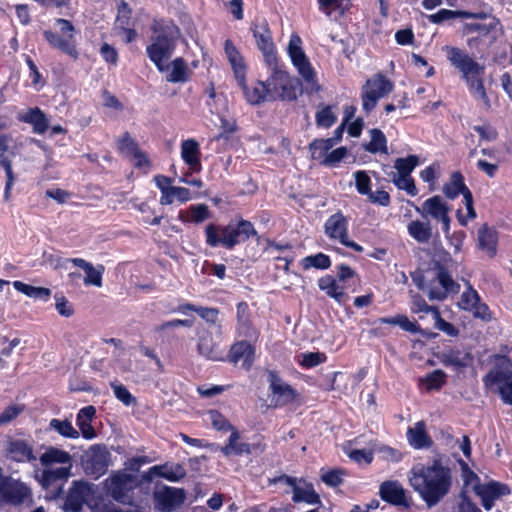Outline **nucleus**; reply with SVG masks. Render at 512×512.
<instances>
[{
  "instance_id": "nucleus-1",
  "label": "nucleus",
  "mask_w": 512,
  "mask_h": 512,
  "mask_svg": "<svg viewBox=\"0 0 512 512\" xmlns=\"http://www.w3.org/2000/svg\"><path fill=\"white\" fill-rule=\"evenodd\" d=\"M408 480L428 508L439 504L450 493L453 484L452 471L441 459L414 466Z\"/></svg>"
},
{
  "instance_id": "nucleus-2",
  "label": "nucleus",
  "mask_w": 512,
  "mask_h": 512,
  "mask_svg": "<svg viewBox=\"0 0 512 512\" xmlns=\"http://www.w3.org/2000/svg\"><path fill=\"white\" fill-rule=\"evenodd\" d=\"M444 50L451 65L461 73L462 79L466 81L475 96L483 100L486 107H489V99L482 80L485 66L457 47L446 46Z\"/></svg>"
},
{
  "instance_id": "nucleus-3",
  "label": "nucleus",
  "mask_w": 512,
  "mask_h": 512,
  "mask_svg": "<svg viewBox=\"0 0 512 512\" xmlns=\"http://www.w3.org/2000/svg\"><path fill=\"white\" fill-rule=\"evenodd\" d=\"M154 34L150 44L146 47L149 59L156 65L160 72L167 71V61L171 58L178 38L179 31L175 26H166L158 29L153 27Z\"/></svg>"
},
{
  "instance_id": "nucleus-4",
  "label": "nucleus",
  "mask_w": 512,
  "mask_h": 512,
  "mask_svg": "<svg viewBox=\"0 0 512 512\" xmlns=\"http://www.w3.org/2000/svg\"><path fill=\"white\" fill-rule=\"evenodd\" d=\"M287 53L293 66L304 81L306 93H317L321 90L309 58L302 48V40L298 34H292L287 46Z\"/></svg>"
},
{
  "instance_id": "nucleus-5",
  "label": "nucleus",
  "mask_w": 512,
  "mask_h": 512,
  "mask_svg": "<svg viewBox=\"0 0 512 512\" xmlns=\"http://www.w3.org/2000/svg\"><path fill=\"white\" fill-rule=\"evenodd\" d=\"M471 15L469 18L477 21L465 23L464 32L467 35H477L467 40L468 47L480 50L481 46L485 45L488 48L496 39L495 30L499 21L494 16L484 12L471 13Z\"/></svg>"
},
{
  "instance_id": "nucleus-6",
  "label": "nucleus",
  "mask_w": 512,
  "mask_h": 512,
  "mask_svg": "<svg viewBox=\"0 0 512 512\" xmlns=\"http://www.w3.org/2000/svg\"><path fill=\"white\" fill-rule=\"evenodd\" d=\"M272 74L265 81L269 101H295L298 97L299 83L289 74L278 68V63L268 66Z\"/></svg>"
},
{
  "instance_id": "nucleus-7",
  "label": "nucleus",
  "mask_w": 512,
  "mask_h": 512,
  "mask_svg": "<svg viewBox=\"0 0 512 512\" xmlns=\"http://www.w3.org/2000/svg\"><path fill=\"white\" fill-rule=\"evenodd\" d=\"M486 385L498 392L501 399L512 405V361L506 356H498L495 366L485 377Z\"/></svg>"
},
{
  "instance_id": "nucleus-8",
  "label": "nucleus",
  "mask_w": 512,
  "mask_h": 512,
  "mask_svg": "<svg viewBox=\"0 0 512 512\" xmlns=\"http://www.w3.org/2000/svg\"><path fill=\"white\" fill-rule=\"evenodd\" d=\"M137 486V477L127 473L125 470L113 472L104 482L106 494L122 504H130L132 502V494Z\"/></svg>"
},
{
  "instance_id": "nucleus-9",
  "label": "nucleus",
  "mask_w": 512,
  "mask_h": 512,
  "mask_svg": "<svg viewBox=\"0 0 512 512\" xmlns=\"http://www.w3.org/2000/svg\"><path fill=\"white\" fill-rule=\"evenodd\" d=\"M428 281L427 295L430 300H444L449 294L457 293L459 290V285L439 264L431 269Z\"/></svg>"
},
{
  "instance_id": "nucleus-10",
  "label": "nucleus",
  "mask_w": 512,
  "mask_h": 512,
  "mask_svg": "<svg viewBox=\"0 0 512 512\" xmlns=\"http://www.w3.org/2000/svg\"><path fill=\"white\" fill-rule=\"evenodd\" d=\"M110 464L111 454L105 445H93L84 455L83 467L85 473L95 479L104 475Z\"/></svg>"
},
{
  "instance_id": "nucleus-11",
  "label": "nucleus",
  "mask_w": 512,
  "mask_h": 512,
  "mask_svg": "<svg viewBox=\"0 0 512 512\" xmlns=\"http://www.w3.org/2000/svg\"><path fill=\"white\" fill-rule=\"evenodd\" d=\"M393 84L383 75H376L366 81L362 88L363 109L370 112L374 109L377 101L389 94Z\"/></svg>"
},
{
  "instance_id": "nucleus-12",
  "label": "nucleus",
  "mask_w": 512,
  "mask_h": 512,
  "mask_svg": "<svg viewBox=\"0 0 512 512\" xmlns=\"http://www.w3.org/2000/svg\"><path fill=\"white\" fill-rule=\"evenodd\" d=\"M251 30L256 45L263 54L265 63L268 66H274L277 64L278 57L268 23L265 20L259 23H254Z\"/></svg>"
},
{
  "instance_id": "nucleus-13",
  "label": "nucleus",
  "mask_w": 512,
  "mask_h": 512,
  "mask_svg": "<svg viewBox=\"0 0 512 512\" xmlns=\"http://www.w3.org/2000/svg\"><path fill=\"white\" fill-rule=\"evenodd\" d=\"M30 494L31 491L28 486L20 480L6 476L0 481V506L6 504L20 505Z\"/></svg>"
},
{
  "instance_id": "nucleus-14",
  "label": "nucleus",
  "mask_w": 512,
  "mask_h": 512,
  "mask_svg": "<svg viewBox=\"0 0 512 512\" xmlns=\"http://www.w3.org/2000/svg\"><path fill=\"white\" fill-rule=\"evenodd\" d=\"M186 498L185 491L163 486L154 491L155 507L162 512H172L179 508Z\"/></svg>"
},
{
  "instance_id": "nucleus-15",
  "label": "nucleus",
  "mask_w": 512,
  "mask_h": 512,
  "mask_svg": "<svg viewBox=\"0 0 512 512\" xmlns=\"http://www.w3.org/2000/svg\"><path fill=\"white\" fill-rule=\"evenodd\" d=\"M271 404L274 407H282L292 403L298 396L297 392L275 372L269 373Z\"/></svg>"
},
{
  "instance_id": "nucleus-16",
  "label": "nucleus",
  "mask_w": 512,
  "mask_h": 512,
  "mask_svg": "<svg viewBox=\"0 0 512 512\" xmlns=\"http://www.w3.org/2000/svg\"><path fill=\"white\" fill-rule=\"evenodd\" d=\"M70 476V466H62L44 469L41 475L38 476V480L44 489H51L53 498H57L63 492V485L59 484V482L66 481Z\"/></svg>"
},
{
  "instance_id": "nucleus-17",
  "label": "nucleus",
  "mask_w": 512,
  "mask_h": 512,
  "mask_svg": "<svg viewBox=\"0 0 512 512\" xmlns=\"http://www.w3.org/2000/svg\"><path fill=\"white\" fill-rule=\"evenodd\" d=\"M91 494V485L83 481H74L68 491L63 510L65 512H80Z\"/></svg>"
},
{
  "instance_id": "nucleus-18",
  "label": "nucleus",
  "mask_w": 512,
  "mask_h": 512,
  "mask_svg": "<svg viewBox=\"0 0 512 512\" xmlns=\"http://www.w3.org/2000/svg\"><path fill=\"white\" fill-rule=\"evenodd\" d=\"M474 492L480 497L482 506L486 510H490L497 499L510 493V489L505 484L491 481L486 484L475 485Z\"/></svg>"
},
{
  "instance_id": "nucleus-19",
  "label": "nucleus",
  "mask_w": 512,
  "mask_h": 512,
  "mask_svg": "<svg viewBox=\"0 0 512 512\" xmlns=\"http://www.w3.org/2000/svg\"><path fill=\"white\" fill-rule=\"evenodd\" d=\"M381 499L394 506L409 507L405 488L396 480L384 481L379 487Z\"/></svg>"
},
{
  "instance_id": "nucleus-20",
  "label": "nucleus",
  "mask_w": 512,
  "mask_h": 512,
  "mask_svg": "<svg viewBox=\"0 0 512 512\" xmlns=\"http://www.w3.org/2000/svg\"><path fill=\"white\" fill-rule=\"evenodd\" d=\"M229 230V237L226 239V248L232 249L239 242H244L249 239L250 236L256 235L257 232L251 222L247 220H240L236 225H227Z\"/></svg>"
},
{
  "instance_id": "nucleus-21",
  "label": "nucleus",
  "mask_w": 512,
  "mask_h": 512,
  "mask_svg": "<svg viewBox=\"0 0 512 512\" xmlns=\"http://www.w3.org/2000/svg\"><path fill=\"white\" fill-rule=\"evenodd\" d=\"M459 306L464 310L472 311L476 317L483 320L489 318L488 307L480 303L477 292L471 287L462 293Z\"/></svg>"
},
{
  "instance_id": "nucleus-22",
  "label": "nucleus",
  "mask_w": 512,
  "mask_h": 512,
  "mask_svg": "<svg viewBox=\"0 0 512 512\" xmlns=\"http://www.w3.org/2000/svg\"><path fill=\"white\" fill-rule=\"evenodd\" d=\"M197 349L199 354L209 360H224V350L213 340L211 333L207 331H204L199 335Z\"/></svg>"
},
{
  "instance_id": "nucleus-23",
  "label": "nucleus",
  "mask_w": 512,
  "mask_h": 512,
  "mask_svg": "<svg viewBox=\"0 0 512 512\" xmlns=\"http://www.w3.org/2000/svg\"><path fill=\"white\" fill-rule=\"evenodd\" d=\"M45 39L47 42L52 46L53 48L59 49L63 53L69 55L73 59L78 58V51L76 49L74 36L72 34H69L67 38H64L57 33L51 32V31H44L43 33Z\"/></svg>"
},
{
  "instance_id": "nucleus-24",
  "label": "nucleus",
  "mask_w": 512,
  "mask_h": 512,
  "mask_svg": "<svg viewBox=\"0 0 512 512\" xmlns=\"http://www.w3.org/2000/svg\"><path fill=\"white\" fill-rule=\"evenodd\" d=\"M416 210L424 218L431 216L436 220H440L449 215L450 208L440 196H434L424 201L421 208H417Z\"/></svg>"
},
{
  "instance_id": "nucleus-25",
  "label": "nucleus",
  "mask_w": 512,
  "mask_h": 512,
  "mask_svg": "<svg viewBox=\"0 0 512 512\" xmlns=\"http://www.w3.org/2000/svg\"><path fill=\"white\" fill-rule=\"evenodd\" d=\"M71 262L84 270L85 277L83 279L84 284L86 286L93 285L96 287L102 286V277L104 273V266L98 265L97 267L93 266L92 263L81 259V258H73L71 259Z\"/></svg>"
},
{
  "instance_id": "nucleus-26",
  "label": "nucleus",
  "mask_w": 512,
  "mask_h": 512,
  "mask_svg": "<svg viewBox=\"0 0 512 512\" xmlns=\"http://www.w3.org/2000/svg\"><path fill=\"white\" fill-rule=\"evenodd\" d=\"M7 457L16 462L35 460L33 449L23 440H9L6 447Z\"/></svg>"
},
{
  "instance_id": "nucleus-27",
  "label": "nucleus",
  "mask_w": 512,
  "mask_h": 512,
  "mask_svg": "<svg viewBox=\"0 0 512 512\" xmlns=\"http://www.w3.org/2000/svg\"><path fill=\"white\" fill-rule=\"evenodd\" d=\"M18 118L20 121L32 125L33 131L37 134L45 133L49 126L46 115L38 107L20 113Z\"/></svg>"
},
{
  "instance_id": "nucleus-28",
  "label": "nucleus",
  "mask_w": 512,
  "mask_h": 512,
  "mask_svg": "<svg viewBox=\"0 0 512 512\" xmlns=\"http://www.w3.org/2000/svg\"><path fill=\"white\" fill-rule=\"evenodd\" d=\"M181 157L184 162L189 165L192 171H200V150L197 141L194 139L184 140L181 143Z\"/></svg>"
},
{
  "instance_id": "nucleus-29",
  "label": "nucleus",
  "mask_w": 512,
  "mask_h": 512,
  "mask_svg": "<svg viewBox=\"0 0 512 512\" xmlns=\"http://www.w3.org/2000/svg\"><path fill=\"white\" fill-rule=\"evenodd\" d=\"M254 348L247 341H240L232 345L228 358L233 363L243 361L242 365L245 368H250L253 362Z\"/></svg>"
},
{
  "instance_id": "nucleus-30",
  "label": "nucleus",
  "mask_w": 512,
  "mask_h": 512,
  "mask_svg": "<svg viewBox=\"0 0 512 512\" xmlns=\"http://www.w3.org/2000/svg\"><path fill=\"white\" fill-rule=\"evenodd\" d=\"M407 439L409 444L416 449L428 448L432 445V440L423 421H419L413 427L408 428Z\"/></svg>"
},
{
  "instance_id": "nucleus-31",
  "label": "nucleus",
  "mask_w": 512,
  "mask_h": 512,
  "mask_svg": "<svg viewBox=\"0 0 512 512\" xmlns=\"http://www.w3.org/2000/svg\"><path fill=\"white\" fill-rule=\"evenodd\" d=\"M325 231L330 238L342 242L348 235L344 216L341 213L330 216L325 224Z\"/></svg>"
},
{
  "instance_id": "nucleus-32",
  "label": "nucleus",
  "mask_w": 512,
  "mask_h": 512,
  "mask_svg": "<svg viewBox=\"0 0 512 512\" xmlns=\"http://www.w3.org/2000/svg\"><path fill=\"white\" fill-rule=\"evenodd\" d=\"M240 434L237 429H233L230 433L227 443L220 447V451L227 457L231 455H242V454H250L251 446L245 442H239Z\"/></svg>"
},
{
  "instance_id": "nucleus-33",
  "label": "nucleus",
  "mask_w": 512,
  "mask_h": 512,
  "mask_svg": "<svg viewBox=\"0 0 512 512\" xmlns=\"http://www.w3.org/2000/svg\"><path fill=\"white\" fill-rule=\"evenodd\" d=\"M96 409L94 406H86L79 410L77 414V425L81 434L86 439H93L96 437L95 429L91 425V421L95 416Z\"/></svg>"
},
{
  "instance_id": "nucleus-34",
  "label": "nucleus",
  "mask_w": 512,
  "mask_h": 512,
  "mask_svg": "<svg viewBox=\"0 0 512 512\" xmlns=\"http://www.w3.org/2000/svg\"><path fill=\"white\" fill-rule=\"evenodd\" d=\"M149 474H154L169 481H179L186 475V470L181 464L155 465L149 469Z\"/></svg>"
},
{
  "instance_id": "nucleus-35",
  "label": "nucleus",
  "mask_w": 512,
  "mask_h": 512,
  "mask_svg": "<svg viewBox=\"0 0 512 512\" xmlns=\"http://www.w3.org/2000/svg\"><path fill=\"white\" fill-rule=\"evenodd\" d=\"M40 463L46 467L55 463L63 465L67 464V466H70L71 469L72 457L68 452L64 450L50 447L40 456Z\"/></svg>"
},
{
  "instance_id": "nucleus-36",
  "label": "nucleus",
  "mask_w": 512,
  "mask_h": 512,
  "mask_svg": "<svg viewBox=\"0 0 512 512\" xmlns=\"http://www.w3.org/2000/svg\"><path fill=\"white\" fill-rule=\"evenodd\" d=\"M240 86L242 87L244 95L250 104L257 105L262 102L269 101L265 82L258 81L252 87H248L244 81L243 85Z\"/></svg>"
},
{
  "instance_id": "nucleus-37",
  "label": "nucleus",
  "mask_w": 512,
  "mask_h": 512,
  "mask_svg": "<svg viewBox=\"0 0 512 512\" xmlns=\"http://www.w3.org/2000/svg\"><path fill=\"white\" fill-rule=\"evenodd\" d=\"M167 66H169V69L166 71L169 72L166 76L168 82L183 83L188 80V67L182 58H175L170 64H167Z\"/></svg>"
},
{
  "instance_id": "nucleus-38",
  "label": "nucleus",
  "mask_w": 512,
  "mask_h": 512,
  "mask_svg": "<svg viewBox=\"0 0 512 512\" xmlns=\"http://www.w3.org/2000/svg\"><path fill=\"white\" fill-rule=\"evenodd\" d=\"M478 245L481 250L493 256L497 245L496 231L487 225H483L478 231Z\"/></svg>"
},
{
  "instance_id": "nucleus-39",
  "label": "nucleus",
  "mask_w": 512,
  "mask_h": 512,
  "mask_svg": "<svg viewBox=\"0 0 512 512\" xmlns=\"http://www.w3.org/2000/svg\"><path fill=\"white\" fill-rule=\"evenodd\" d=\"M292 500L295 503L305 502L310 505L321 503L319 495L316 493L311 484H304L303 486L296 485L293 489Z\"/></svg>"
},
{
  "instance_id": "nucleus-40",
  "label": "nucleus",
  "mask_w": 512,
  "mask_h": 512,
  "mask_svg": "<svg viewBox=\"0 0 512 512\" xmlns=\"http://www.w3.org/2000/svg\"><path fill=\"white\" fill-rule=\"evenodd\" d=\"M319 288L324 291L328 296L334 298L338 303L344 302L346 294L343 287H340L335 278L327 275L319 279Z\"/></svg>"
},
{
  "instance_id": "nucleus-41",
  "label": "nucleus",
  "mask_w": 512,
  "mask_h": 512,
  "mask_svg": "<svg viewBox=\"0 0 512 512\" xmlns=\"http://www.w3.org/2000/svg\"><path fill=\"white\" fill-rule=\"evenodd\" d=\"M440 362L446 366L465 367L470 361V356L466 352L451 349L443 351L439 355Z\"/></svg>"
},
{
  "instance_id": "nucleus-42",
  "label": "nucleus",
  "mask_w": 512,
  "mask_h": 512,
  "mask_svg": "<svg viewBox=\"0 0 512 512\" xmlns=\"http://www.w3.org/2000/svg\"><path fill=\"white\" fill-rule=\"evenodd\" d=\"M408 232L419 243H427L432 237V228L429 222L412 221L408 225Z\"/></svg>"
},
{
  "instance_id": "nucleus-43",
  "label": "nucleus",
  "mask_w": 512,
  "mask_h": 512,
  "mask_svg": "<svg viewBox=\"0 0 512 512\" xmlns=\"http://www.w3.org/2000/svg\"><path fill=\"white\" fill-rule=\"evenodd\" d=\"M447 375L444 371L437 369L419 379L420 386L426 391L439 390L446 383Z\"/></svg>"
},
{
  "instance_id": "nucleus-44",
  "label": "nucleus",
  "mask_w": 512,
  "mask_h": 512,
  "mask_svg": "<svg viewBox=\"0 0 512 512\" xmlns=\"http://www.w3.org/2000/svg\"><path fill=\"white\" fill-rule=\"evenodd\" d=\"M468 189L463 181V176L460 172H454L451 175L450 181L443 187V193L450 199L456 198L460 193L464 196V190Z\"/></svg>"
},
{
  "instance_id": "nucleus-45",
  "label": "nucleus",
  "mask_w": 512,
  "mask_h": 512,
  "mask_svg": "<svg viewBox=\"0 0 512 512\" xmlns=\"http://www.w3.org/2000/svg\"><path fill=\"white\" fill-rule=\"evenodd\" d=\"M14 288L28 297L47 300L51 296V290L45 287H35L21 281L13 283Z\"/></svg>"
},
{
  "instance_id": "nucleus-46",
  "label": "nucleus",
  "mask_w": 512,
  "mask_h": 512,
  "mask_svg": "<svg viewBox=\"0 0 512 512\" xmlns=\"http://www.w3.org/2000/svg\"><path fill=\"white\" fill-rule=\"evenodd\" d=\"M49 427L65 438L78 439L80 435L68 420L52 419Z\"/></svg>"
},
{
  "instance_id": "nucleus-47",
  "label": "nucleus",
  "mask_w": 512,
  "mask_h": 512,
  "mask_svg": "<svg viewBox=\"0 0 512 512\" xmlns=\"http://www.w3.org/2000/svg\"><path fill=\"white\" fill-rule=\"evenodd\" d=\"M371 141L365 145V150L371 153H387L386 137L379 129H372L370 131Z\"/></svg>"
},
{
  "instance_id": "nucleus-48",
  "label": "nucleus",
  "mask_w": 512,
  "mask_h": 512,
  "mask_svg": "<svg viewBox=\"0 0 512 512\" xmlns=\"http://www.w3.org/2000/svg\"><path fill=\"white\" fill-rule=\"evenodd\" d=\"M335 138L316 139L309 145L313 159H321L334 146Z\"/></svg>"
},
{
  "instance_id": "nucleus-49",
  "label": "nucleus",
  "mask_w": 512,
  "mask_h": 512,
  "mask_svg": "<svg viewBox=\"0 0 512 512\" xmlns=\"http://www.w3.org/2000/svg\"><path fill=\"white\" fill-rule=\"evenodd\" d=\"M470 16H472L471 12L442 9L435 14L429 15L428 19L431 23L440 24L446 20L455 18H467Z\"/></svg>"
},
{
  "instance_id": "nucleus-50",
  "label": "nucleus",
  "mask_w": 512,
  "mask_h": 512,
  "mask_svg": "<svg viewBox=\"0 0 512 512\" xmlns=\"http://www.w3.org/2000/svg\"><path fill=\"white\" fill-rule=\"evenodd\" d=\"M418 162L419 159L416 155H410L406 158H398L394 165L397 170V176H410Z\"/></svg>"
},
{
  "instance_id": "nucleus-51",
  "label": "nucleus",
  "mask_w": 512,
  "mask_h": 512,
  "mask_svg": "<svg viewBox=\"0 0 512 512\" xmlns=\"http://www.w3.org/2000/svg\"><path fill=\"white\" fill-rule=\"evenodd\" d=\"M337 120V116L332 106H320L316 112V123L320 127L329 128Z\"/></svg>"
},
{
  "instance_id": "nucleus-52",
  "label": "nucleus",
  "mask_w": 512,
  "mask_h": 512,
  "mask_svg": "<svg viewBox=\"0 0 512 512\" xmlns=\"http://www.w3.org/2000/svg\"><path fill=\"white\" fill-rule=\"evenodd\" d=\"M154 182L156 186L160 189L162 195L160 198V204L161 205H170L171 200L169 198V192H171L173 186V179L163 176V175H156L154 177Z\"/></svg>"
},
{
  "instance_id": "nucleus-53",
  "label": "nucleus",
  "mask_w": 512,
  "mask_h": 512,
  "mask_svg": "<svg viewBox=\"0 0 512 512\" xmlns=\"http://www.w3.org/2000/svg\"><path fill=\"white\" fill-rule=\"evenodd\" d=\"M237 321L240 331L245 335H250L252 327L249 316V307L245 302H240L237 305Z\"/></svg>"
},
{
  "instance_id": "nucleus-54",
  "label": "nucleus",
  "mask_w": 512,
  "mask_h": 512,
  "mask_svg": "<svg viewBox=\"0 0 512 512\" xmlns=\"http://www.w3.org/2000/svg\"><path fill=\"white\" fill-rule=\"evenodd\" d=\"M208 418L214 429L223 432H232L236 429L220 412L217 410H210Z\"/></svg>"
},
{
  "instance_id": "nucleus-55",
  "label": "nucleus",
  "mask_w": 512,
  "mask_h": 512,
  "mask_svg": "<svg viewBox=\"0 0 512 512\" xmlns=\"http://www.w3.org/2000/svg\"><path fill=\"white\" fill-rule=\"evenodd\" d=\"M0 167L4 169L6 175L4 200L9 201L11 196V190L16 179L12 170V161L8 158H3L0 160Z\"/></svg>"
},
{
  "instance_id": "nucleus-56",
  "label": "nucleus",
  "mask_w": 512,
  "mask_h": 512,
  "mask_svg": "<svg viewBox=\"0 0 512 512\" xmlns=\"http://www.w3.org/2000/svg\"><path fill=\"white\" fill-rule=\"evenodd\" d=\"M110 386L113 389L115 397L124 405L129 406L131 404H136V398L123 384L113 381L110 383Z\"/></svg>"
},
{
  "instance_id": "nucleus-57",
  "label": "nucleus",
  "mask_w": 512,
  "mask_h": 512,
  "mask_svg": "<svg viewBox=\"0 0 512 512\" xmlns=\"http://www.w3.org/2000/svg\"><path fill=\"white\" fill-rule=\"evenodd\" d=\"M451 512H482L474 502L464 493H460Z\"/></svg>"
},
{
  "instance_id": "nucleus-58",
  "label": "nucleus",
  "mask_w": 512,
  "mask_h": 512,
  "mask_svg": "<svg viewBox=\"0 0 512 512\" xmlns=\"http://www.w3.org/2000/svg\"><path fill=\"white\" fill-rule=\"evenodd\" d=\"M330 266V259L327 255L318 253L314 256H308L303 259V267L308 269L315 267L319 269H326Z\"/></svg>"
},
{
  "instance_id": "nucleus-59",
  "label": "nucleus",
  "mask_w": 512,
  "mask_h": 512,
  "mask_svg": "<svg viewBox=\"0 0 512 512\" xmlns=\"http://www.w3.org/2000/svg\"><path fill=\"white\" fill-rule=\"evenodd\" d=\"M24 405L12 404L6 407L2 413H0V426L6 425L16 419L23 411Z\"/></svg>"
},
{
  "instance_id": "nucleus-60",
  "label": "nucleus",
  "mask_w": 512,
  "mask_h": 512,
  "mask_svg": "<svg viewBox=\"0 0 512 512\" xmlns=\"http://www.w3.org/2000/svg\"><path fill=\"white\" fill-rule=\"evenodd\" d=\"M118 146L122 153L131 157L140 150L128 132L123 134L122 138L118 141Z\"/></svg>"
},
{
  "instance_id": "nucleus-61",
  "label": "nucleus",
  "mask_w": 512,
  "mask_h": 512,
  "mask_svg": "<svg viewBox=\"0 0 512 512\" xmlns=\"http://www.w3.org/2000/svg\"><path fill=\"white\" fill-rule=\"evenodd\" d=\"M326 361V355L321 352H308L302 354L300 364L306 368L315 367Z\"/></svg>"
},
{
  "instance_id": "nucleus-62",
  "label": "nucleus",
  "mask_w": 512,
  "mask_h": 512,
  "mask_svg": "<svg viewBox=\"0 0 512 512\" xmlns=\"http://www.w3.org/2000/svg\"><path fill=\"white\" fill-rule=\"evenodd\" d=\"M55 308L57 312L63 317H71L74 314V309L68 300L61 294H55Z\"/></svg>"
},
{
  "instance_id": "nucleus-63",
  "label": "nucleus",
  "mask_w": 512,
  "mask_h": 512,
  "mask_svg": "<svg viewBox=\"0 0 512 512\" xmlns=\"http://www.w3.org/2000/svg\"><path fill=\"white\" fill-rule=\"evenodd\" d=\"M355 184L357 191L362 195H369L370 189V178L365 171H357L355 174Z\"/></svg>"
},
{
  "instance_id": "nucleus-64",
  "label": "nucleus",
  "mask_w": 512,
  "mask_h": 512,
  "mask_svg": "<svg viewBox=\"0 0 512 512\" xmlns=\"http://www.w3.org/2000/svg\"><path fill=\"white\" fill-rule=\"evenodd\" d=\"M393 181L399 189L405 190L411 196L417 194V188L411 176H395Z\"/></svg>"
}]
</instances>
